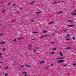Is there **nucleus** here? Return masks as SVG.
Here are the masks:
<instances>
[{
    "instance_id": "nucleus-58",
    "label": "nucleus",
    "mask_w": 76,
    "mask_h": 76,
    "mask_svg": "<svg viewBox=\"0 0 76 76\" xmlns=\"http://www.w3.org/2000/svg\"><path fill=\"white\" fill-rule=\"evenodd\" d=\"M65 38H66V37H65Z\"/></svg>"
},
{
    "instance_id": "nucleus-39",
    "label": "nucleus",
    "mask_w": 76,
    "mask_h": 76,
    "mask_svg": "<svg viewBox=\"0 0 76 76\" xmlns=\"http://www.w3.org/2000/svg\"><path fill=\"white\" fill-rule=\"evenodd\" d=\"M19 12H17V13H16V14H19Z\"/></svg>"
},
{
    "instance_id": "nucleus-50",
    "label": "nucleus",
    "mask_w": 76,
    "mask_h": 76,
    "mask_svg": "<svg viewBox=\"0 0 76 76\" xmlns=\"http://www.w3.org/2000/svg\"><path fill=\"white\" fill-rule=\"evenodd\" d=\"M3 24H1V25H0V26H1V25H2Z\"/></svg>"
},
{
    "instance_id": "nucleus-13",
    "label": "nucleus",
    "mask_w": 76,
    "mask_h": 76,
    "mask_svg": "<svg viewBox=\"0 0 76 76\" xmlns=\"http://www.w3.org/2000/svg\"><path fill=\"white\" fill-rule=\"evenodd\" d=\"M60 2H60V1L56 2H54V3H53V4H56V3H60Z\"/></svg>"
},
{
    "instance_id": "nucleus-8",
    "label": "nucleus",
    "mask_w": 76,
    "mask_h": 76,
    "mask_svg": "<svg viewBox=\"0 0 76 76\" xmlns=\"http://www.w3.org/2000/svg\"><path fill=\"white\" fill-rule=\"evenodd\" d=\"M57 13L61 14L62 13H63V12L62 11H60L59 12H57Z\"/></svg>"
},
{
    "instance_id": "nucleus-17",
    "label": "nucleus",
    "mask_w": 76,
    "mask_h": 76,
    "mask_svg": "<svg viewBox=\"0 0 76 76\" xmlns=\"http://www.w3.org/2000/svg\"><path fill=\"white\" fill-rule=\"evenodd\" d=\"M66 41H69V40H70V39L69 38H66Z\"/></svg>"
},
{
    "instance_id": "nucleus-42",
    "label": "nucleus",
    "mask_w": 76,
    "mask_h": 76,
    "mask_svg": "<svg viewBox=\"0 0 76 76\" xmlns=\"http://www.w3.org/2000/svg\"><path fill=\"white\" fill-rule=\"evenodd\" d=\"M8 5H10V3H8Z\"/></svg>"
},
{
    "instance_id": "nucleus-31",
    "label": "nucleus",
    "mask_w": 76,
    "mask_h": 76,
    "mask_svg": "<svg viewBox=\"0 0 76 76\" xmlns=\"http://www.w3.org/2000/svg\"><path fill=\"white\" fill-rule=\"evenodd\" d=\"M66 49H67V50H70V48H66Z\"/></svg>"
},
{
    "instance_id": "nucleus-25",
    "label": "nucleus",
    "mask_w": 76,
    "mask_h": 76,
    "mask_svg": "<svg viewBox=\"0 0 76 76\" xmlns=\"http://www.w3.org/2000/svg\"><path fill=\"white\" fill-rule=\"evenodd\" d=\"M72 38L74 40H75V37H72Z\"/></svg>"
},
{
    "instance_id": "nucleus-28",
    "label": "nucleus",
    "mask_w": 76,
    "mask_h": 76,
    "mask_svg": "<svg viewBox=\"0 0 76 76\" xmlns=\"http://www.w3.org/2000/svg\"><path fill=\"white\" fill-rule=\"evenodd\" d=\"M67 37H70V35H69V34H67Z\"/></svg>"
},
{
    "instance_id": "nucleus-37",
    "label": "nucleus",
    "mask_w": 76,
    "mask_h": 76,
    "mask_svg": "<svg viewBox=\"0 0 76 76\" xmlns=\"http://www.w3.org/2000/svg\"><path fill=\"white\" fill-rule=\"evenodd\" d=\"M33 51L34 52H35V51H36V50H33Z\"/></svg>"
},
{
    "instance_id": "nucleus-6",
    "label": "nucleus",
    "mask_w": 76,
    "mask_h": 76,
    "mask_svg": "<svg viewBox=\"0 0 76 76\" xmlns=\"http://www.w3.org/2000/svg\"><path fill=\"white\" fill-rule=\"evenodd\" d=\"M60 54L61 55V57H63V53L62 52H61L60 53Z\"/></svg>"
},
{
    "instance_id": "nucleus-48",
    "label": "nucleus",
    "mask_w": 76,
    "mask_h": 76,
    "mask_svg": "<svg viewBox=\"0 0 76 76\" xmlns=\"http://www.w3.org/2000/svg\"><path fill=\"white\" fill-rule=\"evenodd\" d=\"M0 55H1V53H0Z\"/></svg>"
},
{
    "instance_id": "nucleus-56",
    "label": "nucleus",
    "mask_w": 76,
    "mask_h": 76,
    "mask_svg": "<svg viewBox=\"0 0 76 76\" xmlns=\"http://www.w3.org/2000/svg\"><path fill=\"white\" fill-rule=\"evenodd\" d=\"M1 67V66H0V68Z\"/></svg>"
},
{
    "instance_id": "nucleus-55",
    "label": "nucleus",
    "mask_w": 76,
    "mask_h": 76,
    "mask_svg": "<svg viewBox=\"0 0 76 76\" xmlns=\"http://www.w3.org/2000/svg\"><path fill=\"white\" fill-rule=\"evenodd\" d=\"M13 65H15V64H13Z\"/></svg>"
},
{
    "instance_id": "nucleus-46",
    "label": "nucleus",
    "mask_w": 76,
    "mask_h": 76,
    "mask_svg": "<svg viewBox=\"0 0 76 76\" xmlns=\"http://www.w3.org/2000/svg\"><path fill=\"white\" fill-rule=\"evenodd\" d=\"M67 31V30H64V31H65V32H66V31Z\"/></svg>"
},
{
    "instance_id": "nucleus-34",
    "label": "nucleus",
    "mask_w": 76,
    "mask_h": 76,
    "mask_svg": "<svg viewBox=\"0 0 76 76\" xmlns=\"http://www.w3.org/2000/svg\"><path fill=\"white\" fill-rule=\"evenodd\" d=\"M21 67H24V65H23L21 66Z\"/></svg>"
},
{
    "instance_id": "nucleus-33",
    "label": "nucleus",
    "mask_w": 76,
    "mask_h": 76,
    "mask_svg": "<svg viewBox=\"0 0 76 76\" xmlns=\"http://www.w3.org/2000/svg\"><path fill=\"white\" fill-rule=\"evenodd\" d=\"M16 6V4H14L13 5V6Z\"/></svg>"
},
{
    "instance_id": "nucleus-7",
    "label": "nucleus",
    "mask_w": 76,
    "mask_h": 76,
    "mask_svg": "<svg viewBox=\"0 0 76 76\" xmlns=\"http://www.w3.org/2000/svg\"><path fill=\"white\" fill-rule=\"evenodd\" d=\"M71 15H74V16H76V13H71Z\"/></svg>"
},
{
    "instance_id": "nucleus-24",
    "label": "nucleus",
    "mask_w": 76,
    "mask_h": 76,
    "mask_svg": "<svg viewBox=\"0 0 76 76\" xmlns=\"http://www.w3.org/2000/svg\"><path fill=\"white\" fill-rule=\"evenodd\" d=\"M9 68V67L7 66V67H6L4 68V69H8Z\"/></svg>"
},
{
    "instance_id": "nucleus-43",
    "label": "nucleus",
    "mask_w": 76,
    "mask_h": 76,
    "mask_svg": "<svg viewBox=\"0 0 76 76\" xmlns=\"http://www.w3.org/2000/svg\"><path fill=\"white\" fill-rule=\"evenodd\" d=\"M5 50H6V49L4 48V49L3 50V51H5Z\"/></svg>"
},
{
    "instance_id": "nucleus-21",
    "label": "nucleus",
    "mask_w": 76,
    "mask_h": 76,
    "mask_svg": "<svg viewBox=\"0 0 76 76\" xmlns=\"http://www.w3.org/2000/svg\"><path fill=\"white\" fill-rule=\"evenodd\" d=\"M52 35L53 36H55V35H56V34H55V33H53Z\"/></svg>"
},
{
    "instance_id": "nucleus-57",
    "label": "nucleus",
    "mask_w": 76,
    "mask_h": 76,
    "mask_svg": "<svg viewBox=\"0 0 76 76\" xmlns=\"http://www.w3.org/2000/svg\"><path fill=\"white\" fill-rule=\"evenodd\" d=\"M42 0L44 1V0Z\"/></svg>"
},
{
    "instance_id": "nucleus-2",
    "label": "nucleus",
    "mask_w": 76,
    "mask_h": 76,
    "mask_svg": "<svg viewBox=\"0 0 76 76\" xmlns=\"http://www.w3.org/2000/svg\"><path fill=\"white\" fill-rule=\"evenodd\" d=\"M67 22H69V23H72L73 22V21L72 20H70L67 21Z\"/></svg>"
},
{
    "instance_id": "nucleus-53",
    "label": "nucleus",
    "mask_w": 76,
    "mask_h": 76,
    "mask_svg": "<svg viewBox=\"0 0 76 76\" xmlns=\"http://www.w3.org/2000/svg\"><path fill=\"white\" fill-rule=\"evenodd\" d=\"M14 63H15L16 62V61H14Z\"/></svg>"
},
{
    "instance_id": "nucleus-44",
    "label": "nucleus",
    "mask_w": 76,
    "mask_h": 76,
    "mask_svg": "<svg viewBox=\"0 0 76 76\" xmlns=\"http://www.w3.org/2000/svg\"><path fill=\"white\" fill-rule=\"evenodd\" d=\"M27 76V75L26 74H25V75H24V76Z\"/></svg>"
},
{
    "instance_id": "nucleus-38",
    "label": "nucleus",
    "mask_w": 76,
    "mask_h": 76,
    "mask_svg": "<svg viewBox=\"0 0 76 76\" xmlns=\"http://www.w3.org/2000/svg\"><path fill=\"white\" fill-rule=\"evenodd\" d=\"M54 64H51V66H54Z\"/></svg>"
},
{
    "instance_id": "nucleus-40",
    "label": "nucleus",
    "mask_w": 76,
    "mask_h": 76,
    "mask_svg": "<svg viewBox=\"0 0 76 76\" xmlns=\"http://www.w3.org/2000/svg\"><path fill=\"white\" fill-rule=\"evenodd\" d=\"M12 22H15V20H12Z\"/></svg>"
},
{
    "instance_id": "nucleus-14",
    "label": "nucleus",
    "mask_w": 76,
    "mask_h": 76,
    "mask_svg": "<svg viewBox=\"0 0 76 76\" xmlns=\"http://www.w3.org/2000/svg\"><path fill=\"white\" fill-rule=\"evenodd\" d=\"M41 12H36V13L37 14H39V13H41Z\"/></svg>"
},
{
    "instance_id": "nucleus-49",
    "label": "nucleus",
    "mask_w": 76,
    "mask_h": 76,
    "mask_svg": "<svg viewBox=\"0 0 76 76\" xmlns=\"http://www.w3.org/2000/svg\"><path fill=\"white\" fill-rule=\"evenodd\" d=\"M0 63L2 64V63H3V62H0Z\"/></svg>"
},
{
    "instance_id": "nucleus-52",
    "label": "nucleus",
    "mask_w": 76,
    "mask_h": 76,
    "mask_svg": "<svg viewBox=\"0 0 76 76\" xmlns=\"http://www.w3.org/2000/svg\"><path fill=\"white\" fill-rule=\"evenodd\" d=\"M75 12H76V10L75 11Z\"/></svg>"
},
{
    "instance_id": "nucleus-35",
    "label": "nucleus",
    "mask_w": 76,
    "mask_h": 76,
    "mask_svg": "<svg viewBox=\"0 0 76 76\" xmlns=\"http://www.w3.org/2000/svg\"><path fill=\"white\" fill-rule=\"evenodd\" d=\"M16 39H15L13 41H16Z\"/></svg>"
},
{
    "instance_id": "nucleus-9",
    "label": "nucleus",
    "mask_w": 76,
    "mask_h": 76,
    "mask_svg": "<svg viewBox=\"0 0 76 76\" xmlns=\"http://www.w3.org/2000/svg\"><path fill=\"white\" fill-rule=\"evenodd\" d=\"M48 37V35L42 36L41 37V38H43V37Z\"/></svg>"
},
{
    "instance_id": "nucleus-54",
    "label": "nucleus",
    "mask_w": 76,
    "mask_h": 76,
    "mask_svg": "<svg viewBox=\"0 0 76 76\" xmlns=\"http://www.w3.org/2000/svg\"><path fill=\"white\" fill-rule=\"evenodd\" d=\"M22 8H20V9H21Z\"/></svg>"
},
{
    "instance_id": "nucleus-18",
    "label": "nucleus",
    "mask_w": 76,
    "mask_h": 76,
    "mask_svg": "<svg viewBox=\"0 0 76 76\" xmlns=\"http://www.w3.org/2000/svg\"><path fill=\"white\" fill-rule=\"evenodd\" d=\"M52 50H57V48H53Z\"/></svg>"
},
{
    "instance_id": "nucleus-26",
    "label": "nucleus",
    "mask_w": 76,
    "mask_h": 76,
    "mask_svg": "<svg viewBox=\"0 0 76 76\" xmlns=\"http://www.w3.org/2000/svg\"><path fill=\"white\" fill-rule=\"evenodd\" d=\"M72 65H73V66H76V64H72Z\"/></svg>"
},
{
    "instance_id": "nucleus-41",
    "label": "nucleus",
    "mask_w": 76,
    "mask_h": 76,
    "mask_svg": "<svg viewBox=\"0 0 76 76\" xmlns=\"http://www.w3.org/2000/svg\"><path fill=\"white\" fill-rule=\"evenodd\" d=\"M45 69H49V68L48 67H45Z\"/></svg>"
},
{
    "instance_id": "nucleus-45",
    "label": "nucleus",
    "mask_w": 76,
    "mask_h": 76,
    "mask_svg": "<svg viewBox=\"0 0 76 76\" xmlns=\"http://www.w3.org/2000/svg\"><path fill=\"white\" fill-rule=\"evenodd\" d=\"M3 35V33H1L0 34V35Z\"/></svg>"
},
{
    "instance_id": "nucleus-47",
    "label": "nucleus",
    "mask_w": 76,
    "mask_h": 76,
    "mask_svg": "<svg viewBox=\"0 0 76 76\" xmlns=\"http://www.w3.org/2000/svg\"><path fill=\"white\" fill-rule=\"evenodd\" d=\"M31 21V22H34V20H32Z\"/></svg>"
},
{
    "instance_id": "nucleus-3",
    "label": "nucleus",
    "mask_w": 76,
    "mask_h": 76,
    "mask_svg": "<svg viewBox=\"0 0 76 76\" xmlns=\"http://www.w3.org/2000/svg\"><path fill=\"white\" fill-rule=\"evenodd\" d=\"M65 57H64L62 58H56V60H61V59H63V58H64Z\"/></svg>"
},
{
    "instance_id": "nucleus-10",
    "label": "nucleus",
    "mask_w": 76,
    "mask_h": 76,
    "mask_svg": "<svg viewBox=\"0 0 76 76\" xmlns=\"http://www.w3.org/2000/svg\"><path fill=\"white\" fill-rule=\"evenodd\" d=\"M32 33H33L34 34H38V32H32Z\"/></svg>"
},
{
    "instance_id": "nucleus-60",
    "label": "nucleus",
    "mask_w": 76,
    "mask_h": 76,
    "mask_svg": "<svg viewBox=\"0 0 76 76\" xmlns=\"http://www.w3.org/2000/svg\"><path fill=\"white\" fill-rule=\"evenodd\" d=\"M67 48H69L67 47Z\"/></svg>"
},
{
    "instance_id": "nucleus-36",
    "label": "nucleus",
    "mask_w": 76,
    "mask_h": 76,
    "mask_svg": "<svg viewBox=\"0 0 76 76\" xmlns=\"http://www.w3.org/2000/svg\"><path fill=\"white\" fill-rule=\"evenodd\" d=\"M51 54H54V52H53L52 53H51Z\"/></svg>"
},
{
    "instance_id": "nucleus-4",
    "label": "nucleus",
    "mask_w": 76,
    "mask_h": 76,
    "mask_svg": "<svg viewBox=\"0 0 76 76\" xmlns=\"http://www.w3.org/2000/svg\"><path fill=\"white\" fill-rule=\"evenodd\" d=\"M35 2V1H33L31 2H30L29 3V4H34V3Z\"/></svg>"
},
{
    "instance_id": "nucleus-22",
    "label": "nucleus",
    "mask_w": 76,
    "mask_h": 76,
    "mask_svg": "<svg viewBox=\"0 0 76 76\" xmlns=\"http://www.w3.org/2000/svg\"><path fill=\"white\" fill-rule=\"evenodd\" d=\"M22 38H23V37H21L20 38H18V39H19V40H20L21 39H22Z\"/></svg>"
},
{
    "instance_id": "nucleus-27",
    "label": "nucleus",
    "mask_w": 76,
    "mask_h": 76,
    "mask_svg": "<svg viewBox=\"0 0 76 76\" xmlns=\"http://www.w3.org/2000/svg\"><path fill=\"white\" fill-rule=\"evenodd\" d=\"M5 76H7V75H8V74H7L5 73Z\"/></svg>"
},
{
    "instance_id": "nucleus-11",
    "label": "nucleus",
    "mask_w": 76,
    "mask_h": 76,
    "mask_svg": "<svg viewBox=\"0 0 76 76\" xmlns=\"http://www.w3.org/2000/svg\"><path fill=\"white\" fill-rule=\"evenodd\" d=\"M53 23H54V22H53V21H51L49 23V24H53Z\"/></svg>"
},
{
    "instance_id": "nucleus-12",
    "label": "nucleus",
    "mask_w": 76,
    "mask_h": 76,
    "mask_svg": "<svg viewBox=\"0 0 76 76\" xmlns=\"http://www.w3.org/2000/svg\"><path fill=\"white\" fill-rule=\"evenodd\" d=\"M43 33H46V32H47V31L45 30L43 31Z\"/></svg>"
},
{
    "instance_id": "nucleus-5",
    "label": "nucleus",
    "mask_w": 76,
    "mask_h": 76,
    "mask_svg": "<svg viewBox=\"0 0 76 76\" xmlns=\"http://www.w3.org/2000/svg\"><path fill=\"white\" fill-rule=\"evenodd\" d=\"M67 26H69V27H72V26H73L74 25H67Z\"/></svg>"
},
{
    "instance_id": "nucleus-1",
    "label": "nucleus",
    "mask_w": 76,
    "mask_h": 76,
    "mask_svg": "<svg viewBox=\"0 0 76 76\" xmlns=\"http://www.w3.org/2000/svg\"><path fill=\"white\" fill-rule=\"evenodd\" d=\"M62 62H64V60H60L58 61V63H62Z\"/></svg>"
},
{
    "instance_id": "nucleus-20",
    "label": "nucleus",
    "mask_w": 76,
    "mask_h": 76,
    "mask_svg": "<svg viewBox=\"0 0 76 76\" xmlns=\"http://www.w3.org/2000/svg\"><path fill=\"white\" fill-rule=\"evenodd\" d=\"M23 74H25L26 73H27V72H23Z\"/></svg>"
},
{
    "instance_id": "nucleus-30",
    "label": "nucleus",
    "mask_w": 76,
    "mask_h": 76,
    "mask_svg": "<svg viewBox=\"0 0 76 76\" xmlns=\"http://www.w3.org/2000/svg\"><path fill=\"white\" fill-rule=\"evenodd\" d=\"M54 43H55V42H50V44H53Z\"/></svg>"
},
{
    "instance_id": "nucleus-15",
    "label": "nucleus",
    "mask_w": 76,
    "mask_h": 76,
    "mask_svg": "<svg viewBox=\"0 0 76 76\" xmlns=\"http://www.w3.org/2000/svg\"><path fill=\"white\" fill-rule=\"evenodd\" d=\"M5 43V42H1V43H0V44L1 45L2 44H4Z\"/></svg>"
},
{
    "instance_id": "nucleus-23",
    "label": "nucleus",
    "mask_w": 76,
    "mask_h": 76,
    "mask_svg": "<svg viewBox=\"0 0 76 76\" xmlns=\"http://www.w3.org/2000/svg\"><path fill=\"white\" fill-rule=\"evenodd\" d=\"M67 66V65L65 64V65H64L62 66V67H65V66Z\"/></svg>"
},
{
    "instance_id": "nucleus-16",
    "label": "nucleus",
    "mask_w": 76,
    "mask_h": 76,
    "mask_svg": "<svg viewBox=\"0 0 76 76\" xmlns=\"http://www.w3.org/2000/svg\"><path fill=\"white\" fill-rule=\"evenodd\" d=\"M44 61H42L40 62V64H42V63H44Z\"/></svg>"
},
{
    "instance_id": "nucleus-51",
    "label": "nucleus",
    "mask_w": 76,
    "mask_h": 76,
    "mask_svg": "<svg viewBox=\"0 0 76 76\" xmlns=\"http://www.w3.org/2000/svg\"><path fill=\"white\" fill-rule=\"evenodd\" d=\"M38 48V49H39V48Z\"/></svg>"
},
{
    "instance_id": "nucleus-19",
    "label": "nucleus",
    "mask_w": 76,
    "mask_h": 76,
    "mask_svg": "<svg viewBox=\"0 0 76 76\" xmlns=\"http://www.w3.org/2000/svg\"><path fill=\"white\" fill-rule=\"evenodd\" d=\"M26 66H27V67H31V66L29 65L26 64Z\"/></svg>"
},
{
    "instance_id": "nucleus-29",
    "label": "nucleus",
    "mask_w": 76,
    "mask_h": 76,
    "mask_svg": "<svg viewBox=\"0 0 76 76\" xmlns=\"http://www.w3.org/2000/svg\"><path fill=\"white\" fill-rule=\"evenodd\" d=\"M31 39V40H33V41H34V40H35V39Z\"/></svg>"
},
{
    "instance_id": "nucleus-59",
    "label": "nucleus",
    "mask_w": 76,
    "mask_h": 76,
    "mask_svg": "<svg viewBox=\"0 0 76 76\" xmlns=\"http://www.w3.org/2000/svg\"><path fill=\"white\" fill-rule=\"evenodd\" d=\"M29 48V49H30V48Z\"/></svg>"
},
{
    "instance_id": "nucleus-32",
    "label": "nucleus",
    "mask_w": 76,
    "mask_h": 76,
    "mask_svg": "<svg viewBox=\"0 0 76 76\" xmlns=\"http://www.w3.org/2000/svg\"><path fill=\"white\" fill-rule=\"evenodd\" d=\"M5 10H4L3 12H2V13H4V12H5Z\"/></svg>"
}]
</instances>
